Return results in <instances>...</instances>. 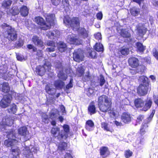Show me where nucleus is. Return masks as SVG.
<instances>
[{"mask_svg":"<svg viewBox=\"0 0 158 158\" xmlns=\"http://www.w3.org/2000/svg\"><path fill=\"white\" fill-rule=\"evenodd\" d=\"M64 23L66 25H70L74 29L77 30L79 37L75 35H69L67 39V41L70 44L78 45L81 44L82 42V40L81 38L85 39L88 37V32L84 28H79V21L77 18H73L70 19L68 15L64 17L63 19Z\"/></svg>","mask_w":158,"mask_h":158,"instance_id":"nucleus-1","label":"nucleus"},{"mask_svg":"<svg viewBox=\"0 0 158 158\" xmlns=\"http://www.w3.org/2000/svg\"><path fill=\"white\" fill-rule=\"evenodd\" d=\"M100 110L103 112H106L110 110L111 103L108 97L104 95L100 96L98 101Z\"/></svg>","mask_w":158,"mask_h":158,"instance_id":"nucleus-2","label":"nucleus"},{"mask_svg":"<svg viewBox=\"0 0 158 158\" xmlns=\"http://www.w3.org/2000/svg\"><path fill=\"white\" fill-rule=\"evenodd\" d=\"M140 81L142 83L137 89V93L141 96L147 94L149 87V82L148 78L144 76H141L139 79Z\"/></svg>","mask_w":158,"mask_h":158,"instance_id":"nucleus-3","label":"nucleus"},{"mask_svg":"<svg viewBox=\"0 0 158 158\" xmlns=\"http://www.w3.org/2000/svg\"><path fill=\"white\" fill-rule=\"evenodd\" d=\"M134 103L136 107H143L142 110L145 111L150 108L152 101L151 99H148L144 104L143 101L141 99L139 98L135 100Z\"/></svg>","mask_w":158,"mask_h":158,"instance_id":"nucleus-4","label":"nucleus"},{"mask_svg":"<svg viewBox=\"0 0 158 158\" xmlns=\"http://www.w3.org/2000/svg\"><path fill=\"white\" fill-rule=\"evenodd\" d=\"M3 26L6 27L7 30V38L9 40L13 41L15 40L17 37L16 32L14 28L4 23Z\"/></svg>","mask_w":158,"mask_h":158,"instance_id":"nucleus-5","label":"nucleus"},{"mask_svg":"<svg viewBox=\"0 0 158 158\" xmlns=\"http://www.w3.org/2000/svg\"><path fill=\"white\" fill-rule=\"evenodd\" d=\"M51 65L50 62L45 61L43 66H39L36 68V72L40 76H42L46 71H50Z\"/></svg>","mask_w":158,"mask_h":158,"instance_id":"nucleus-6","label":"nucleus"},{"mask_svg":"<svg viewBox=\"0 0 158 158\" xmlns=\"http://www.w3.org/2000/svg\"><path fill=\"white\" fill-rule=\"evenodd\" d=\"M34 21L36 23L40 25L42 30H46L50 28V25L47 24L44 19L40 16L36 17L35 18Z\"/></svg>","mask_w":158,"mask_h":158,"instance_id":"nucleus-7","label":"nucleus"},{"mask_svg":"<svg viewBox=\"0 0 158 158\" xmlns=\"http://www.w3.org/2000/svg\"><path fill=\"white\" fill-rule=\"evenodd\" d=\"M36 152V150L35 148H32L30 150L29 147H26L23 150V158H31L33 157L32 153Z\"/></svg>","mask_w":158,"mask_h":158,"instance_id":"nucleus-8","label":"nucleus"},{"mask_svg":"<svg viewBox=\"0 0 158 158\" xmlns=\"http://www.w3.org/2000/svg\"><path fill=\"white\" fill-rule=\"evenodd\" d=\"M7 137L8 138V139L5 141L4 144L5 146L8 147L13 146L17 143L18 141L16 140L13 139V133H10L7 135Z\"/></svg>","mask_w":158,"mask_h":158,"instance_id":"nucleus-9","label":"nucleus"},{"mask_svg":"<svg viewBox=\"0 0 158 158\" xmlns=\"http://www.w3.org/2000/svg\"><path fill=\"white\" fill-rule=\"evenodd\" d=\"M83 52L81 49L75 50L73 53V58L76 61L80 62L83 58Z\"/></svg>","mask_w":158,"mask_h":158,"instance_id":"nucleus-10","label":"nucleus"},{"mask_svg":"<svg viewBox=\"0 0 158 158\" xmlns=\"http://www.w3.org/2000/svg\"><path fill=\"white\" fill-rule=\"evenodd\" d=\"M12 97L10 95L4 96L3 98L2 99L0 102V105L2 108H6L7 107L11 101Z\"/></svg>","mask_w":158,"mask_h":158,"instance_id":"nucleus-11","label":"nucleus"},{"mask_svg":"<svg viewBox=\"0 0 158 158\" xmlns=\"http://www.w3.org/2000/svg\"><path fill=\"white\" fill-rule=\"evenodd\" d=\"M44 16L46 19L47 24L50 25V27L54 24L55 20V14L46 13L44 15Z\"/></svg>","mask_w":158,"mask_h":158,"instance_id":"nucleus-12","label":"nucleus"},{"mask_svg":"<svg viewBox=\"0 0 158 158\" xmlns=\"http://www.w3.org/2000/svg\"><path fill=\"white\" fill-rule=\"evenodd\" d=\"M60 34V32L57 30L47 32L46 35L50 39H55L57 38Z\"/></svg>","mask_w":158,"mask_h":158,"instance_id":"nucleus-13","label":"nucleus"},{"mask_svg":"<svg viewBox=\"0 0 158 158\" xmlns=\"http://www.w3.org/2000/svg\"><path fill=\"white\" fill-rule=\"evenodd\" d=\"M100 155L103 158H106L110 154V151L107 147H102L100 149Z\"/></svg>","mask_w":158,"mask_h":158,"instance_id":"nucleus-14","label":"nucleus"},{"mask_svg":"<svg viewBox=\"0 0 158 158\" xmlns=\"http://www.w3.org/2000/svg\"><path fill=\"white\" fill-rule=\"evenodd\" d=\"M63 127L64 131H61V133L60 134V135L62 139H66L68 136V133L69 131V127L68 125H64Z\"/></svg>","mask_w":158,"mask_h":158,"instance_id":"nucleus-15","label":"nucleus"},{"mask_svg":"<svg viewBox=\"0 0 158 158\" xmlns=\"http://www.w3.org/2000/svg\"><path fill=\"white\" fill-rule=\"evenodd\" d=\"M128 62L130 65L133 68H136L139 64L138 59L134 57L130 58L129 59Z\"/></svg>","mask_w":158,"mask_h":158,"instance_id":"nucleus-16","label":"nucleus"},{"mask_svg":"<svg viewBox=\"0 0 158 158\" xmlns=\"http://www.w3.org/2000/svg\"><path fill=\"white\" fill-rule=\"evenodd\" d=\"M136 27L139 35L140 36L143 35L146 33V28L142 23L139 24L136 26Z\"/></svg>","mask_w":158,"mask_h":158,"instance_id":"nucleus-17","label":"nucleus"},{"mask_svg":"<svg viewBox=\"0 0 158 158\" xmlns=\"http://www.w3.org/2000/svg\"><path fill=\"white\" fill-rule=\"evenodd\" d=\"M32 41L35 45L38 46L42 47L44 46L43 42L37 36H34L33 37Z\"/></svg>","mask_w":158,"mask_h":158,"instance_id":"nucleus-18","label":"nucleus"},{"mask_svg":"<svg viewBox=\"0 0 158 158\" xmlns=\"http://www.w3.org/2000/svg\"><path fill=\"white\" fill-rule=\"evenodd\" d=\"M121 118L122 121L124 123H128L131 120L130 114L127 113L122 114Z\"/></svg>","mask_w":158,"mask_h":158,"instance_id":"nucleus-19","label":"nucleus"},{"mask_svg":"<svg viewBox=\"0 0 158 158\" xmlns=\"http://www.w3.org/2000/svg\"><path fill=\"white\" fill-rule=\"evenodd\" d=\"M29 9L26 6L23 5L19 8V12L21 16H27L29 13Z\"/></svg>","mask_w":158,"mask_h":158,"instance_id":"nucleus-20","label":"nucleus"},{"mask_svg":"<svg viewBox=\"0 0 158 158\" xmlns=\"http://www.w3.org/2000/svg\"><path fill=\"white\" fill-rule=\"evenodd\" d=\"M51 133L53 136L55 137H57L58 139H62L60 135V134L61 133V132H60V129L59 128H53L51 130Z\"/></svg>","mask_w":158,"mask_h":158,"instance_id":"nucleus-21","label":"nucleus"},{"mask_svg":"<svg viewBox=\"0 0 158 158\" xmlns=\"http://www.w3.org/2000/svg\"><path fill=\"white\" fill-rule=\"evenodd\" d=\"M13 123V120L12 119V117L3 118L1 123H0L2 125H6L8 126H11Z\"/></svg>","mask_w":158,"mask_h":158,"instance_id":"nucleus-22","label":"nucleus"},{"mask_svg":"<svg viewBox=\"0 0 158 158\" xmlns=\"http://www.w3.org/2000/svg\"><path fill=\"white\" fill-rule=\"evenodd\" d=\"M94 127V124L91 120L87 121L86 123L85 128L88 131L93 130Z\"/></svg>","mask_w":158,"mask_h":158,"instance_id":"nucleus-23","label":"nucleus"},{"mask_svg":"<svg viewBox=\"0 0 158 158\" xmlns=\"http://www.w3.org/2000/svg\"><path fill=\"white\" fill-rule=\"evenodd\" d=\"M57 46L59 51L61 52H64L67 49V46L66 44L61 42L58 43Z\"/></svg>","mask_w":158,"mask_h":158,"instance_id":"nucleus-24","label":"nucleus"},{"mask_svg":"<svg viewBox=\"0 0 158 158\" xmlns=\"http://www.w3.org/2000/svg\"><path fill=\"white\" fill-rule=\"evenodd\" d=\"M19 12V9H18L17 6H14L10 10V13L7 11V13L8 14L11 13L13 15H18Z\"/></svg>","mask_w":158,"mask_h":158,"instance_id":"nucleus-25","label":"nucleus"},{"mask_svg":"<svg viewBox=\"0 0 158 158\" xmlns=\"http://www.w3.org/2000/svg\"><path fill=\"white\" fill-rule=\"evenodd\" d=\"M11 150L14 156L13 158H18V157L20 151L18 148L12 147L11 148Z\"/></svg>","mask_w":158,"mask_h":158,"instance_id":"nucleus-26","label":"nucleus"},{"mask_svg":"<svg viewBox=\"0 0 158 158\" xmlns=\"http://www.w3.org/2000/svg\"><path fill=\"white\" fill-rule=\"evenodd\" d=\"M59 112L56 109H54L52 110L50 113L49 118L53 120L56 118L59 115Z\"/></svg>","mask_w":158,"mask_h":158,"instance_id":"nucleus-27","label":"nucleus"},{"mask_svg":"<svg viewBox=\"0 0 158 158\" xmlns=\"http://www.w3.org/2000/svg\"><path fill=\"white\" fill-rule=\"evenodd\" d=\"M137 49V51L143 52L146 49V47L144 46L142 44L139 42H138L136 44Z\"/></svg>","mask_w":158,"mask_h":158,"instance_id":"nucleus-28","label":"nucleus"},{"mask_svg":"<svg viewBox=\"0 0 158 158\" xmlns=\"http://www.w3.org/2000/svg\"><path fill=\"white\" fill-rule=\"evenodd\" d=\"M88 111L90 115L96 112V108L93 103H91L88 107Z\"/></svg>","mask_w":158,"mask_h":158,"instance_id":"nucleus-29","label":"nucleus"},{"mask_svg":"<svg viewBox=\"0 0 158 158\" xmlns=\"http://www.w3.org/2000/svg\"><path fill=\"white\" fill-rule=\"evenodd\" d=\"M18 133L21 135L26 136L27 135V129L25 127L20 128L18 130Z\"/></svg>","mask_w":158,"mask_h":158,"instance_id":"nucleus-30","label":"nucleus"},{"mask_svg":"<svg viewBox=\"0 0 158 158\" xmlns=\"http://www.w3.org/2000/svg\"><path fill=\"white\" fill-rule=\"evenodd\" d=\"M64 85V83L60 80L56 81L54 83L55 86L57 89H61Z\"/></svg>","mask_w":158,"mask_h":158,"instance_id":"nucleus-31","label":"nucleus"},{"mask_svg":"<svg viewBox=\"0 0 158 158\" xmlns=\"http://www.w3.org/2000/svg\"><path fill=\"white\" fill-rule=\"evenodd\" d=\"M10 89L8 83L4 82L3 84L2 87V91L4 93L8 92L10 90Z\"/></svg>","mask_w":158,"mask_h":158,"instance_id":"nucleus-32","label":"nucleus"},{"mask_svg":"<svg viewBox=\"0 0 158 158\" xmlns=\"http://www.w3.org/2000/svg\"><path fill=\"white\" fill-rule=\"evenodd\" d=\"M62 4L64 8L66 10L68 11L69 10L70 6L69 4V0H62Z\"/></svg>","mask_w":158,"mask_h":158,"instance_id":"nucleus-33","label":"nucleus"},{"mask_svg":"<svg viewBox=\"0 0 158 158\" xmlns=\"http://www.w3.org/2000/svg\"><path fill=\"white\" fill-rule=\"evenodd\" d=\"M121 35L123 37L128 38L130 39V37L131 34L125 29H122L121 31Z\"/></svg>","mask_w":158,"mask_h":158,"instance_id":"nucleus-34","label":"nucleus"},{"mask_svg":"<svg viewBox=\"0 0 158 158\" xmlns=\"http://www.w3.org/2000/svg\"><path fill=\"white\" fill-rule=\"evenodd\" d=\"M143 141L144 140L143 138H138L136 141V147L138 148H141L143 144Z\"/></svg>","mask_w":158,"mask_h":158,"instance_id":"nucleus-35","label":"nucleus"},{"mask_svg":"<svg viewBox=\"0 0 158 158\" xmlns=\"http://www.w3.org/2000/svg\"><path fill=\"white\" fill-rule=\"evenodd\" d=\"M140 11V10L135 7H133L130 9V12L132 15L134 16L137 15Z\"/></svg>","mask_w":158,"mask_h":158,"instance_id":"nucleus-36","label":"nucleus"},{"mask_svg":"<svg viewBox=\"0 0 158 158\" xmlns=\"http://www.w3.org/2000/svg\"><path fill=\"white\" fill-rule=\"evenodd\" d=\"M45 90L48 94L52 95L54 94L56 91V90L55 89L50 88L49 85H46Z\"/></svg>","mask_w":158,"mask_h":158,"instance_id":"nucleus-37","label":"nucleus"},{"mask_svg":"<svg viewBox=\"0 0 158 158\" xmlns=\"http://www.w3.org/2000/svg\"><path fill=\"white\" fill-rule=\"evenodd\" d=\"M96 50L98 52H103L104 48L103 45L100 43H97L94 47Z\"/></svg>","mask_w":158,"mask_h":158,"instance_id":"nucleus-38","label":"nucleus"},{"mask_svg":"<svg viewBox=\"0 0 158 158\" xmlns=\"http://www.w3.org/2000/svg\"><path fill=\"white\" fill-rule=\"evenodd\" d=\"M8 112L10 113L15 114L17 110L16 106L15 104H13L10 106V108L8 109Z\"/></svg>","mask_w":158,"mask_h":158,"instance_id":"nucleus-39","label":"nucleus"},{"mask_svg":"<svg viewBox=\"0 0 158 158\" xmlns=\"http://www.w3.org/2000/svg\"><path fill=\"white\" fill-rule=\"evenodd\" d=\"M11 3L12 1L10 0H5L3 2L2 6L5 8H8L10 6Z\"/></svg>","mask_w":158,"mask_h":158,"instance_id":"nucleus-40","label":"nucleus"},{"mask_svg":"<svg viewBox=\"0 0 158 158\" xmlns=\"http://www.w3.org/2000/svg\"><path fill=\"white\" fill-rule=\"evenodd\" d=\"M148 127V123H144L143 124L140 130V132L141 134H143L144 132L147 130V127Z\"/></svg>","mask_w":158,"mask_h":158,"instance_id":"nucleus-41","label":"nucleus"},{"mask_svg":"<svg viewBox=\"0 0 158 158\" xmlns=\"http://www.w3.org/2000/svg\"><path fill=\"white\" fill-rule=\"evenodd\" d=\"M58 76L63 80H65L67 78V75L63 73V71H60L58 73Z\"/></svg>","mask_w":158,"mask_h":158,"instance_id":"nucleus-42","label":"nucleus"},{"mask_svg":"<svg viewBox=\"0 0 158 158\" xmlns=\"http://www.w3.org/2000/svg\"><path fill=\"white\" fill-rule=\"evenodd\" d=\"M67 146V144L65 142L60 143L58 147V149L60 151L64 150Z\"/></svg>","mask_w":158,"mask_h":158,"instance_id":"nucleus-43","label":"nucleus"},{"mask_svg":"<svg viewBox=\"0 0 158 158\" xmlns=\"http://www.w3.org/2000/svg\"><path fill=\"white\" fill-rule=\"evenodd\" d=\"M129 52V48L126 47H123L120 50V52L123 55H127Z\"/></svg>","mask_w":158,"mask_h":158,"instance_id":"nucleus-44","label":"nucleus"},{"mask_svg":"<svg viewBox=\"0 0 158 158\" xmlns=\"http://www.w3.org/2000/svg\"><path fill=\"white\" fill-rule=\"evenodd\" d=\"M109 113L110 116L114 118H116L119 115L118 112L116 110H110Z\"/></svg>","mask_w":158,"mask_h":158,"instance_id":"nucleus-45","label":"nucleus"},{"mask_svg":"<svg viewBox=\"0 0 158 158\" xmlns=\"http://www.w3.org/2000/svg\"><path fill=\"white\" fill-rule=\"evenodd\" d=\"M88 53L89 56L91 58H94L96 56L95 52L94 51H92L90 49H89Z\"/></svg>","mask_w":158,"mask_h":158,"instance_id":"nucleus-46","label":"nucleus"},{"mask_svg":"<svg viewBox=\"0 0 158 158\" xmlns=\"http://www.w3.org/2000/svg\"><path fill=\"white\" fill-rule=\"evenodd\" d=\"M42 121L45 123H48L49 119L48 118V116L46 114H44L42 116Z\"/></svg>","mask_w":158,"mask_h":158,"instance_id":"nucleus-47","label":"nucleus"},{"mask_svg":"<svg viewBox=\"0 0 158 158\" xmlns=\"http://www.w3.org/2000/svg\"><path fill=\"white\" fill-rule=\"evenodd\" d=\"M77 72L79 76H82L84 72V70L83 67L82 66L78 67L77 69Z\"/></svg>","mask_w":158,"mask_h":158,"instance_id":"nucleus-48","label":"nucleus"},{"mask_svg":"<svg viewBox=\"0 0 158 158\" xmlns=\"http://www.w3.org/2000/svg\"><path fill=\"white\" fill-rule=\"evenodd\" d=\"M102 127L105 130L107 131H110V128L108 126L107 123H102L101 124Z\"/></svg>","mask_w":158,"mask_h":158,"instance_id":"nucleus-49","label":"nucleus"},{"mask_svg":"<svg viewBox=\"0 0 158 158\" xmlns=\"http://www.w3.org/2000/svg\"><path fill=\"white\" fill-rule=\"evenodd\" d=\"M132 152L129 150H127L125 152V156L126 158L130 157L132 156Z\"/></svg>","mask_w":158,"mask_h":158,"instance_id":"nucleus-50","label":"nucleus"},{"mask_svg":"<svg viewBox=\"0 0 158 158\" xmlns=\"http://www.w3.org/2000/svg\"><path fill=\"white\" fill-rule=\"evenodd\" d=\"M73 79H71L69 83L66 86V89H68L71 88L73 86Z\"/></svg>","mask_w":158,"mask_h":158,"instance_id":"nucleus-51","label":"nucleus"},{"mask_svg":"<svg viewBox=\"0 0 158 158\" xmlns=\"http://www.w3.org/2000/svg\"><path fill=\"white\" fill-rule=\"evenodd\" d=\"M47 44L48 46H50L52 47H56V44L53 41H48L47 42Z\"/></svg>","mask_w":158,"mask_h":158,"instance_id":"nucleus-52","label":"nucleus"},{"mask_svg":"<svg viewBox=\"0 0 158 158\" xmlns=\"http://www.w3.org/2000/svg\"><path fill=\"white\" fill-rule=\"evenodd\" d=\"M94 93V90L91 88H89L88 89V90L87 91V94L88 96H90L91 95H92Z\"/></svg>","mask_w":158,"mask_h":158,"instance_id":"nucleus-53","label":"nucleus"},{"mask_svg":"<svg viewBox=\"0 0 158 158\" xmlns=\"http://www.w3.org/2000/svg\"><path fill=\"white\" fill-rule=\"evenodd\" d=\"M94 36L95 39L97 40H99L102 39L101 34L100 33L98 32L95 34Z\"/></svg>","mask_w":158,"mask_h":158,"instance_id":"nucleus-54","label":"nucleus"},{"mask_svg":"<svg viewBox=\"0 0 158 158\" xmlns=\"http://www.w3.org/2000/svg\"><path fill=\"white\" fill-rule=\"evenodd\" d=\"M105 81L104 77L103 76H101L100 79V85L102 86L105 83Z\"/></svg>","mask_w":158,"mask_h":158,"instance_id":"nucleus-55","label":"nucleus"},{"mask_svg":"<svg viewBox=\"0 0 158 158\" xmlns=\"http://www.w3.org/2000/svg\"><path fill=\"white\" fill-rule=\"evenodd\" d=\"M27 48L29 49H32L33 52H35L37 50L36 48L31 44H29L27 45Z\"/></svg>","mask_w":158,"mask_h":158,"instance_id":"nucleus-56","label":"nucleus"},{"mask_svg":"<svg viewBox=\"0 0 158 158\" xmlns=\"http://www.w3.org/2000/svg\"><path fill=\"white\" fill-rule=\"evenodd\" d=\"M61 0H51L52 3L55 6L59 4Z\"/></svg>","mask_w":158,"mask_h":158,"instance_id":"nucleus-57","label":"nucleus"},{"mask_svg":"<svg viewBox=\"0 0 158 158\" xmlns=\"http://www.w3.org/2000/svg\"><path fill=\"white\" fill-rule=\"evenodd\" d=\"M56 47H52L51 48H48L46 49V51L48 52H52L55 50Z\"/></svg>","mask_w":158,"mask_h":158,"instance_id":"nucleus-58","label":"nucleus"},{"mask_svg":"<svg viewBox=\"0 0 158 158\" xmlns=\"http://www.w3.org/2000/svg\"><path fill=\"white\" fill-rule=\"evenodd\" d=\"M153 55L155 58L158 60V52L156 49L153 50Z\"/></svg>","mask_w":158,"mask_h":158,"instance_id":"nucleus-59","label":"nucleus"},{"mask_svg":"<svg viewBox=\"0 0 158 158\" xmlns=\"http://www.w3.org/2000/svg\"><path fill=\"white\" fill-rule=\"evenodd\" d=\"M23 44V42L22 40L20 39L17 43V45L19 47L22 46Z\"/></svg>","mask_w":158,"mask_h":158,"instance_id":"nucleus-60","label":"nucleus"},{"mask_svg":"<svg viewBox=\"0 0 158 158\" xmlns=\"http://www.w3.org/2000/svg\"><path fill=\"white\" fill-rule=\"evenodd\" d=\"M143 117L142 115H139L137 118L136 121L137 123H140L143 119Z\"/></svg>","mask_w":158,"mask_h":158,"instance_id":"nucleus-61","label":"nucleus"},{"mask_svg":"<svg viewBox=\"0 0 158 158\" xmlns=\"http://www.w3.org/2000/svg\"><path fill=\"white\" fill-rule=\"evenodd\" d=\"M17 59L19 61H22L25 60V59L24 57L21 55H17Z\"/></svg>","mask_w":158,"mask_h":158,"instance_id":"nucleus-62","label":"nucleus"},{"mask_svg":"<svg viewBox=\"0 0 158 158\" xmlns=\"http://www.w3.org/2000/svg\"><path fill=\"white\" fill-rule=\"evenodd\" d=\"M60 108L61 110L62 113L63 114H64V113H65V108L64 106L61 105L60 106Z\"/></svg>","mask_w":158,"mask_h":158,"instance_id":"nucleus-63","label":"nucleus"},{"mask_svg":"<svg viewBox=\"0 0 158 158\" xmlns=\"http://www.w3.org/2000/svg\"><path fill=\"white\" fill-rule=\"evenodd\" d=\"M97 19L99 20H101L102 17V14L101 12L98 13L97 15Z\"/></svg>","mask_w":158,"mask_h":158,"instance_id":"nucleus-64","label":"nucleus"}]
</instances>
